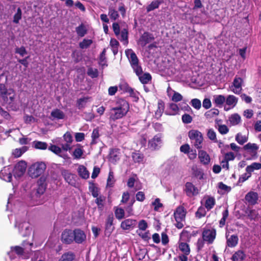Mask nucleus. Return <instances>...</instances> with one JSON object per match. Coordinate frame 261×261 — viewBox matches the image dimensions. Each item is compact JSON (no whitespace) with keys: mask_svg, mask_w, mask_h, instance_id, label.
I'll use <instances>...</instances> for the list:
<instances>
[{"mask_svg":"<svg viewBox=\"0 0 261 261\" xmlns=\"http://www.w3.org/2000/svg\"><path fill=\"white\" fill-rule=\"evenodd\" d=\"M115 107L126 113H127L129 110L128 102L122 98H120L117 101Z\"/></svg>","mask_w":261,"mask_h":261,"instance_id":"6ab92c4d","label":"nucleus"},{"mask_svg":"<svg viewBox=\"0 0 261 261\" xmlns=\"http://www.w3.org/2000/svg\"><path fill=\"white\" fill-rule=\"evenodd\" d=\"M113 220L114 217L113 214L109 215L106 219L105 230V234L108 237H109L114 230L115 227L113 226Z\"/></svg>","mask_w":261,"mask_h":261,"instance_id":"f8f14e48","label":"nucleus"},{"mask_svg":"<svg viewBox=\"0 0 261 261\" xmlns=\"http://www.w3.org/2000/svg\"><path fill=\"white\" fill-rule=\"evenodd\" d=\"M184 238L188 239V242L190 241V232L185 229H184L180 233V239L178 242V248L183 254L189 255L191 252L190 247L187 243L181 241L182 240H184Z\"/></svg>","mask_w":261,"mask_h":261,"instance_id":"7ed1b4c3","label":"nucleus"},{"mask_svg":"<svg viewBox=\"0 0 261 261\" xmlns=\"http://www.w3.org/2000/svg\"><path fill=\"white\" fill-rule=\"evenodd\" d=\"M95 202L97 205L98 210L102 211L104 207V202L106 200V197L103 195H100L96 197Z\"/></svg>","mask_w":261,"mask_h":261,"instance_id":"4c0bfd02","label":"nucleus"},{"mask_svg":"<svg viewBox=\"0 0 261 261\" xmlns=\"http://www.w3.org/2000/svg\"><path fill=\"white\" fill-rule=\"evenodd\" d=\"M207 137L214 142H217L216 134L213 129H209L207 133Z\"/></svg>","mask_w":261,"mask_h":261,"instance_id":"680f3d73","label":"nucleus"},{"mask_svg":"<svg viewBox=\"0 0 261 261\" xmlns=\"http://www.w3.org/2000/svg\"><path fill=\"white\" fill-rule=\"evenodd\" d=\"M26 164L25 162H19L15 168V173L19 177L21 176L25 173L26 170Z\"/></svg>","mask_w":261,"mask_h":261,"instance_id":"aec40b11","label":"nucleus"},{"mask_svg":"<svg viewBox=\"0 0 261 261\" xmlns=\"http://www.w3.org/2000/svg\"><path fill=\"white\" fill-rule=\"evenodd\" d=\"M215 204V198L213 197L209 196L205 200L204 206L207 211H210L213 208Z\"/></svg>","mask_w":261,"mask_h":261,"instance_id":"e433bc0d","label":"nucleus"},{"mask_svg":"<svg viewBox=\"0 0 261 261\" xmlns=\"http://www.w3.org/2000/svg\"><path fill=\"white\" fill-rule=\"evenodd\" d=\"M229 215V212L227 209H226L222 213V218L219 221V227L222 228L225 225V222L227 218Z\"/></svg>","mask_w":261,"mask_h":261,"instance_id":"09e8293b","label":"nucleus"},{"mask_svg":"<svg viewBox=\"0 0 261 261\" xmlns=\"http://www.w3.org/2000/svg\"><path fill=\"white\" fill-rule=\"evenodd\" d=\"M129 60L131 66L139 63V60L136 54L132 50L130 54Z\"/></svg>","mask_w":261,"mask_h":261,"instance_id":"4d7b16f0","label":"nucleus"},{"mask_svg":"<svg viewBox=\"0 0 261 261\" xmlns=\"http://www.w3.org/2000/svg\"><path fill=\"white\" fill-rule=\"evenodd\" d=\"M152 204L154 206V210L155 211H158L160 207L163 206V204L160 202V199L159 198L155 199L154 201L152 202Z\"/></svg>","mask_w":261,"mask_h":261,"instance_id":"0e129e2a","label":"nucleus"},{"mask_svg":"<svg viewBox=\"0 0 261 261\" xmlns=\"http://www.w3.org/2000/svg\"><path fill=\"white\" fill-rule=\"evenodd\" d=\"M191 105L195 109L199 110L201 107V103L199 99L194 98L191 100Z\"/></svg>","mask_w":261,"mask_h":261,"instance_id":"338daca9","label":"nucleus"},{"mask_svg":"<svg viewBox=\"0 0 261 261\" xmlns=\"http://www.w3.org/2000/svg\"><path fill=\"white\" fill-rule=\"evenodd\" d=\"M246 257V254L242 250L236 251L232 256L231 259L232 261H243Z\"/></svg>","mask_w":261,"mask_h":261,"instance_id":"a878e982","label":"nucleus"},{"mask_svg":"<svg viewBox=\"0 0 261 261\" xmlns=\"http://www.w3.org/2000/svg\"><path fill=\"white\" fill-rule=\"evenodd\" d=\"M89 98V97H83L78 99L76 101V106L78 109L80 110L85 108L86 103Z\"/></svg>","mask_w":261,"mask_h":261,"instance_id":"a18cd8bd","label":"nucleus"},{"mask_svg":"<svg viewBox=\"0 0 261 261\" xmlns=\"http://www.w3.org/2000/svg\"><path fill=\"white\" fill-rule=\"evenodd\" d=\"M216 237V230L215 228L212 229H204L202 232V239L209 244H212Z\"/></svg>","mask_w":261,"mask_h":261,"instance_id":"0eeeda50","label":"nucleus"},{"mask_svg":"<svg viewBox=\"0 0 261 261\" xmlns=\"http://www.w3.org/2000/svg\"><path fill=\"white\" fill-rule=\"evenodd\" d=\"M169 112H166V114L169 115H174L177 113L179 110V108L176 104L172 103L169 105Z\"/></svg>","mask_w":261,"mask_h":261,"instance_id":"de8ad7c7","label":"nucleus"},{"mask_svg":"<svg viewBox=\"0 0 261 261\" xmlns=\"http://www.w3.org/2000/svg\"><path fill=\"white\" fill-rule=\"evenodd\" d=\"M236 141L240 145H243L247 142L248 137L245 135L243 136L241 133H238L236 136Z\"/></svg>","mask_w":261,"mask_h":261,"instance_id":"37998d69","label":"nucleus"},{"mask_svg":"<svg viewBox=\"0 0 261 261\" xmlns=\"http://www.w3.org/2000/svg\"><path fill=\"white\" fill-rule=\"evenodd\" d=\"M22 18V11L20 7L17 9L16 13L14 15L13 22L17 24Z\"/></svg>","mask_w":261,"mask_h":261,"instance_id":"603ef678","label":"nucleus"},{"mask_svg":"<svg viewBox=\"0 0 261 261\" xmlns=\"http://www.w3.org/2000/svg\"><path fill=\"white\" fill-rule=\"evenodd\" d=\"M219 111L217 109H212L205 113V116L207 119H211L215 116H218Z\"/></svg>","mask_w":261,"mask_h":261,"instance_id":"49530a36","label":"nucleus"},{"mask_svg":"<svg viewBox=\"0 0 261 261\" xmlns=\"http://www.w3.org/2000/svg\"><path fill=\"white\" fill-rule=\"evenodd\" d=\"M75 258V254L72 252H68L63 254L60 261H73Z\"/></svg>","mask_w":261,"mask_h":261,"instance_id":"79ce46f5","label":"nucleus"},{"mask_svg":"<svg viewBox=\"0 0 261 261\" xmlns=\"http://www.w3.org/2000/svg\"><path fill=\"white\" fill-rule=\"evenodd\" d=\"M93 43V41L91 39H84L83 40L80 42L79 47L80 48L86 49L88 48Z\"/></svg>","mask_w":261,"mask_h":261,"instance_id":"3c124183","label":"nucleus"},{"mask_svg":"<svg viewBox=\"0 0 261 261\" xmlns=\"http://www.w3.org/2000/svg\"><path fill=\"white\" fill-rule=\"evenodd\" d=\"M137 224V221L135 219H127L122 221L120 224V227L123 230L133 229Z\"/></svg>","mask_w":261,"mask_h":261,"instance_id":"a211bd4d","label":"nucleus"},{"mask_svg":"<svg viewBox=\"0 0 261 261\" xmlns=\"http://www.w3.org/2000/svg\"><path fill=\"white\" fill-rule=\"evenodd\" d=\"M165 109L164 102L160 100L158 103V109L155 112V116L156 119H159L162 116Z\"/></svg>","mask_w":261,"mask_h":261,"instance_id":"c85d7f7f","label":"nucleus"},{"mask_svg":"<svg viewBox=\"0 0 261 261\" xmlns=\"http://www.w3.org/2000/svg\"><path fill=\"white\" fill-rule=\"evenodd\" d=\"M226 103L228 106L234 105V106L238 102V98L234 95H229L227 96L226 99L225 98Z\"/></svg>","mask_w":261,"mask_h":261,"instance_id":"6e6d98bb","label":"nucleus"},{"mask_svg":"<svg viewBox=\"0 0 261 261\" xmlns=\"http://www.w3.org/2000/svg\"><path fill=\"white\" fill-rule=\"evenodd\" d=\"M74 241L77 244L82 243L86 238L85 232L80 229H75L73 230Z\"/></svg>","mask_w":261,"mask_h":261,"instance_id":"f3484780","label":"nucleus"},{"mask_svg":"<svg viewBox=\"0 0 261 261\" xmlns=\"http://www.w3.org/2000/svg\"><path fill=\"white\" fill-rule=\"evenodd\" d=\"M182 121L185 124L190 123L192 121V117L189 114H184L182 116Z\"/></svg>","mask_w":261,"mask_h":261,"instance_id":"774afa93","label":"nucleus"},{"mask_svg":"<svg viewBox=\"0 0 261 261\" xmlns=\"http://www.w3.org/2000/svg\"><path fill=\"white\" fill-rule=\"evenodd\" d=\"M99 136L100 135L99 129L98 127H96L93 130L91 135L92 140L90 143V145H93L96 144L97 143V139L99 138Z\"/></svg>","mask_w":261,"mask_h":261,"instance_id":"58836bf2","label":"nucleus"},{"mask_svg":"<svg viewBox=\"0 0 261 261\" xmlns=\"http://www.w3.org/2000/svg\"><path fill=\"white\" fill-rule=\"evenodd\" d=\"M73 235V230L65 229L61 234V241L64 244H70L74 242Z\"/></svg>","mask_w":261,"mask_h":261,"instance_id":"1a4fd4ad","label":"nucleus"},{"mask_svg":"<svg viewBox=\"0 0 261 261\" xmlns=\"http://www.w3.org/2000/svg\"><path fill=\"white\" fill-rule=\"evenodd\" d=\"M108 15L112 20H116L119 17V13L113 7H110L109 8Z\"/></svg>","mask_w":261,"mask_h":261,"instance_id":"a19ab883","label":"nucleus"},{"mask_svg":"<svg viewBox=\"0 0 261 261\" xmlns=\"http://www.w3.org/2000/svg\"><path fill=\"white\" fill-rule=\"evenodd\" d=\"M46 177L44 176H41L37 181V187L35 195L37 197H40L43 195L46 189L47 184L46 182Z\"/></svg>","mask_w":261,"mask_h":261,"instance_id":"6e6552de","label":"nucleus"},{"mask_svg":"<svg viewBox=\"0 0 261 261\" xmlns=\"http://www.w3.org/2000/svg\"><path fill=\"white\" fill-rule=\"evenodd\" d=\"M187 211L182 206H179L174 212V217L176 223L175 226L178 229H181L184 227L183 221H185Z\"/></svg>","mask_w":261,"mask_h":261,"instance_id":"39448f33","label":"nucleus"},{"mask_svg":"<svg viewBox=\"0 0 261 261\" xmlns=\"http://www.w3.org/2000/svg\"><path fill=\"white\" fill-rule=\"evenodd\" d=\"M75 31L80 37H84L87 33L86 26L82 23L75 28Z\"/></svg>","mask_w":261,"mask_h":261,"instance_id":"72a5a7b5","label":"nucleus"},{"mask_svg":"<svg viewBox=\"0 0 261 261\" xmlns=\"http://www.w3.org/2000/svg\"><path fill=\"white\" fill-rule=\"evenodd\" d=\"M243 80L241 77H236L233 82V85L234 88L232 89V91L236 94H240L242 91V83Z\"/></svg>","mask_w":261,"mask_h":261,"instance_id":"412c9836","label":"nucleus"},{"mask_svg":"<svg viewBox=\"0 0 261 261\" xmlns=\"http://www.w3.org/2000/svg\"><path fill=\"white\" fill-rule=\"evenodd\" d=\"M15 93L13 89L8 90L3 84H0V101L7 105L9 110L17 111L19 106L15 102Z\"/></svg>","mask_w":261,"mask_h":261,"instance_id":"f257e3e1","label":"nucleus"},{"mask_svg":"<svg viewBox=\"0 0 261 261\" xmlns=\"http://www.w3.org/2000/svg\"><path fill=\"white\" fill-rule=\"evenodd\" d=\"M229 121L233 125L238 124L241 121V117L238 114H233L229 118Z\"/></svg>","mask_w":261,"mask_h":261,"instance_id":"864d4df0","label":"nucleus"},{"mask_svg":"<svg viewBox=\"0 0 261 261\" xmlns=\"http://www.w3.org/2000/svg\"><path fill=\"white\" fill-rule=\"evenodd\" d=\"M239 242L238 236L237 234H232L229 238H227L226 244L229 247H236Z\"/></svg>","mask_w":261,"mask_h":261,"instance_id":"393cba45","label":"nucleus"},{"mask_svg":"<svg viewBox=\"0 0 261 261\" xmlns=\"http://www.w3.org/2000/svg\"><path fill=\"white\" fill-rule=\"evenodd\" d=\"M163 0H155L152 1L149 5L146 7V11L147 12L152 11L154 9H158L159 6L163 3Z\"/></svg>","mask_w":261,"mask_h":261,"instance_id":"cd10ccee","label":"nucleus"},{"mask_svg":"<svg viewBox=\"0 0 261 261\" xmlns=\"http://www.w3.org/2000/svg\"><path fill=\"white\" fill-rule=\"evenodd\" d=\"M10 258L14 259V254H16L19 257H22L24 254V249L19 246H11L10 251L8 253Z\"/></svg>","mask_w":261,"mask_h":261,"instance_id":"2eb2a0df","label":"nucleus"},{"mask_svg":"<svg viewBox=\"0 0 261 261\" xmlns=\"http://www.w3.org/2000/svg\"><path fill=\"white\" fill-rule=\"evenodd\" d=\"M48 149L57 155L62 152L61 148L56 145H51Z\"/></svg>","mask_w":261,"mask_h":261,"instance_id":"69168bd1","label":"nucleus"},{"mask_svg":"<svg viewBox=\"0 0 261 261\" xmlns=\"http://www.w3.org/2000/svg\"><path fill=\"white\" fill-rule=\"evenodd\" d=\"M141 83L143 84H146L151 81L152 77L149 73H144L138 76Z\"/></svg>","mask_w":261,"mask_h":261,"instance_id":"473e14b6","label":"nucleus"},{"mask_svg":"<svg viewBox=\"0 0 261 261\" xmlns=\"http://www.w3.org/2000/svg\"><path fill=\"white\" fill-rule=\"evenodd\" d=\"M246 213L250 220H255L258 218V213L255 210H249Z\"/></svg>","mask_w":261,"mask_h":261,"instance_id":"8fccbe9b","label":"nucleus"},{"mask_svg":"<svg viewBox=\"0 0 261 261\" xmlns=\"http://www.w3.org/2000/svg\"><path fill=\"white\" fill-rule=\"evenodd\" d=\"M61 174L64 177L65 180L69 185L75 186L76 185V175L69 172V170L62 169L61 170Z\"/></svg>","mask_w":261,"mask_h":261,"instance_id":"9b49d317","label":"nucleus"},{"mask_svg":"<svg viewBox=\"0 0 261 261\" xmlns=\"http://www.w3.org/2000/svg\"><path fill=\"white\" fill-rule=\"evenodd\" d=\"M206 214L205 208L202 206H200L195 213V216L198 219H200L205 216Z\"/></svg>","mask_w":261,"mask_h":261,"instance_id":"bf43d9fd","label":"nucleus"},{"mask_svg":"<svg viewBox=\"0 0 261 261\" xmlns=\"http://www.w3.org/2000/svg\"><path fill=\"white\" fill-rule=\"evenodd\" d=\"M127 113L120 110L116 107H113L111 109L110 112V119L115 121L125 116Z\"/></svg>","mask_w":261,"mask_h":261,"instance_id":"9d476101","label":"nucleus"},{"mask_svg":"<svg viewBox=\"0 0 261 261\" xmlns=\"http://www.w3.org/2000/svg\"><path fill=\"white\" fill-rule=\"evenodd\" d=\"M115 180L114 179V173L112 171H110L107 181V187H113L114 186Z\"/></svg>","mask_w":261,"mask_h":261,"instance_id":"5fc2aeb1","label":"nucleus"},{"mask_svg":"<svg viewBox=\"0 0 261 261\" xmlns=\"http://www.w3.org/2000/svg\"><path fill=\"white\" fill-rule=\"evenodd\" d=\"M184 192L189 197L197 196L199 193V190L191 182H187L184 188Z\"/></svg>","mask_w":261,"mask_h":261,"instance_id":"423d86ee","label":"nucleus"},{"mask_svg":"<svg viewBox=\"0 0 261 261\" xmlns=\"http://www.w3.org/2000/svg\"><path fill=\"white\" fill-rule=\"evenodd\" d=\"M89 190L93 197L95 198L98 196L99 189L95 186L94 182H89Z\"/></svg>","mask_w":261,"mask_h":261,"instance_id":"ea45409f","label":"nucleus"},{"mask_svg":"<svg viewBox=\"0 0 261 261\" xmlns=\"http://www.w3.org/2000/svg\"><path fill=\"white\" fill-rule=\"evenodd\" d=\"M46 168V164L42 162L33 164L28 169V174L32 178H37L43 174Z\"/></svg>","mask_w":261,"mask_h":261,"instance_id":"f03ea898","label":"nucleus"},{"mask_svg":"<svg viewBox=\"0 0 261 261\" xmlns=\"http://www.w3.org/2000/svg\"><path fill=\"white\" fill-rule=\"evenodd\" d=\"M245 199L249 205H254L257 203L258 195L255 192H249L245 197Z\"/></svg>","mask_w":261,"mask_h":261,"instance_id":"dca6fc26","label":"nucleus"},{"mask_svg":"<svg viewBox=\"0 0 261 261\" xmlns=\"http://www.w3.org/2000/svg\"><path fill=\"white\" fill-rule=\"evenodd\" d=\"M162 143V136L161 134H157L149 141L148 147L152 150L158 149L161 146Z\"/></svg>","mask_w":261,"mask_h":261,"instance_id":"ddd939ff","label":"nucleus"},{"mask_svg":"<svg viewBox=\"0 0 261 261\" xmlns=\"http://www.w3.org/2000/svg\"><path fill=\"white\" fill-rule=\"evenodd\" d=\"M34 146L36 149L45 150L47 147V144L44 142L34 141Z\"/></svg>","mask_w":261,"mask_h":261,"instance_id":"052dcab7","label":"nucleus"},{"mask_svg":"<svg viewBox=\"0 0 261 261\" xmlns=\"http://www.w3.org/2000/svg\"><path fill=\"white\" fill-rule=\"evenodd\" d=\"M243 149L245 150H248L250 153L256 155L258 147L255 143H248L243 146Z\"/></svg>","mask_w":261,"mask_h":261,"instance_id":"b1692460","label":"nucleus"},{"mask_svg":"<svg viewBox=\"0 0 261 261\" xmlns=\"http://www.w3.org/2000/svg\"><path fill=\"white\" fill-rule=\"evenodd\" d=\"M77 147L74 149L73 152V156L75 159H80L84 153V150L83 149V146L80 144H77Z\"/></svg>","mask_w":261,"mask_h":261,"instance_id":"c756f323","label":"nucleus"},{"mask_svg":"<svg viewBox=\"0 0 261 261\" xmlns=\"http://www.w3.org/2000/svg\"><path fill=\"white\" fill-rule=\"evenodd\" d=\"M261 169V163L254 162L250 165L247 166L246 168V172L251 174V173L254 171V170H259Z\"/></svg>","mask_w":261,"mask_h":261,"instance_id":"2f4dec72","label":"nucleus"},{"mask_svg":"<svg viewBox=\"0 0 261 261\" xmlns=\"http://www.w3.org/2000/svg\"><path fill=\"white\" fill-rule=\"evenodd\" d=\"M188 136L196 148L200 149L202 148L203 138L201 132L198 130L192 129L189 132Z\"/></svg>","mask_w":261,"mask_h":261,"instance_id":"20e7f679","label":"nucleus"},{"mask_svg":"<svg viewBox=\"0 0 261 261\" xmlns=\"http://www.w3.org/2000/svg\"><path fill=\"white\" fill-rule=\"evenodd\" d=\"M198 158L200 162L203 165H208L210 162V156L205 151L202 150H199Z\"/></svg>","mask_w":261,"mask_h":261,"instance_id":"5701e85b","label":"nucleus"},{"mask_svg":"<svg viewBox=\"0 0 261 261\" xmlns=\"http://www.w3.org/2000/svg\"><path fill=\"white\" fill-rule=\"evenodd\" d=\"M133 160L135 163H142L144 159V155L139 152H133L132 155Z\"/></svg>","mask_w":261,"mask_h":261,"instance_id":"c03bdc74","label":"nucleus"},{"mask_svg":"<svg viewBox=\"0 0 261 261\" xmlns=\"http://www.w3.org/2000/svg\"><path fill=\"white\" fill-rule=\"evenodd\" d=\"M87 74L91 78H96L98 76V71L96 68L89 67L87 71Z\"/></svg>","mask_w":261,"mask_h":261,"instance_id":"13d9d810","label":"nucleus"},{"mask_svg":"<svg viewBox=\"0 0 261 261\" xmlns=\"http://www.w3.org/2000/svg\"><path fill=\"white\" fill-rule=\"evenodd\" d=\"M154 40V36L152 34L145 32L142 34L139 39V43L142 47H144L146 44Z\"/></svg>","mask_w":261,"mask_h":261,"instance_id":"4468645a","label":"nucleus"},{"mask_svg":"<svg viewBox=\"0 0 261 261\" xmlns=\"http://www.w3.org/2000/svg\"><path fill=\"white\" fill-rule=\"evenodd\" d=\"M214 102L220 107H221L225 101V97L222 95H216L214 96Z\"/></svg>","mask_w":261,"mask_h":261,"instance_id":"c9c22d12","label":"nucleus"},{"mask_svg":"<svg viewBox=\"0 0 261 261\" xmlns=\"http://www.w3.org/2000/svg\"><path fill=\"white\" fill-rule=\"evenodd\" d=\"M50 115L54 118H56L57 119H63L65 117L64 112L58 109H56L52 111Z\"/></svg>","mask_w":261,"mask_h":261,"instance_id":"f704fd0d","label":"nucleus"},{"mask_svg":"<svg viewBox=\"0 0 261 261\" xmlns=\"http://www.w3.org/2000/svg\"><path fill=\"white\" fill-rule=\"evenodd\" d=\"M79 175L83 179H87L89 177V173L84 165H80L77 169Z\"/></svg>","mask_w":261,"mask_h":261,"instance_id":"bb28decb","label":"nucleus"},{"mask_svg":"<svg viewBox=\"0 0 261 261\" xmlns=\"http://www.w3.org/2000/svg\"><path fill=\"white\" fill-rule=\"evenodd\" d=\"M114 209L115 216L118 220H120L124 218L125 211L123 208L115 206Z\"/></svg>","mask_w":261,"mask_h":261,"instance_id":"7c9ffc66","label":"nucleus"},{"mask_svg":"<svg viewBox=\"0 0 261 261\" xmlns=\"http://www.w3.org/2000/svg\"><path fill=\"white\" fill-rule=\"evenodd\" d=\"M128 30L126 28H123L121 30L120 32L121 41H125L128 43Z\"/></svg>","mask_w":261,"mask_h":261,"instance_id":"e2e57ef3","label":"nucleus"},{"mask_svg":"<svg viewBox=\"0 0 261 261\" xmlns=\"http://www.w3.org/2000/svg\"><path fill=\"white\" fill-rule=\"evenodd\" d=\"M109 156L110 161L113 163H116L120 159V150L117 148L112 149L110 152Z\"/></svg>","mask_w":261,"mask_h":261,"instance_id":"4be33fe9","label":"nucleus"}]
</instances>
